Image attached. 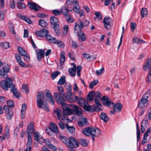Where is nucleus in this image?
Segmentation results:
<instances>
[{"mask_svg": "<svg viewBox=\"0 0 151 151\" xmlns=\"http://www.w3.org/2000/svg\"><path fill=\"white\" fill-rule=\"evenodd\" d=\"M87 122V120L86 119L85 117H83L79 119L78 125L80 127H82L86 124Z\"/></svg>", "mask_w": 151, "mask_h": 151, "instance_id": "nucleus-22", "label": "nucleus"}, {"mask_svg": "<svg viewBox=\"0 0 151 151\" xmlns=\"http://www.w3.org/2000/svg\"><path fill=\"white\" fill-rule=\"evenodd\" d=\"M28 6L30 8L35 11H39L41 9L40 6L35 2H28Z\"/></svg>", "mask_w": 151, "mask_h": 151, "instance_id": "nucleus-12", "label": "nucleus"}, {"mask_svg": "<svg viewBox=\"0 0 151 151\" xmlns=\"http://www.w3.org/2000/svg\"><path fill=\"white\" fill-rule=\"evenodd\" d=\"M65 127L70 132H73L75 131V129L73 126H69L67 124L65 125Z\"/></svg>", "mask_w": 151, "mask_h": 151, "instance_id": "nucleus-45", "label": "nucleus"}, {"mask_svg": "<svg viewBox=\"0 0 151 151\" xmlns=\"http://www.w3.org/2000/svg\"><path fill=\"white\" fill-rule=\"evenodd\" d=\"M79 41L83 42L86 39V35L82 32L77 35Z\"/></svg>", "mask_w": 151, "mask_h": 151, "instance_id": "nucleus-25", "label": "nucleus"}, {"mask_svg": "<svg viewBox=\"0 0 151 151\" xmlns=\"http://www.w3.org/2000/svg\"><path fill=\"white\" fill-rule=\"evenodd\" d=\"M76 67L75 65L74 64L73 68H70L68 69V71L72 76L76 75Z\"/></svg>", "mask_w": 151, "mask_h": 151, "instance_id": "nucleus-30", "label": "nucleus"}, {"mask_svg": "<svg viewBox=\"0 0 151 151\" xmlns=\"http://www.w3.org/2000/svg\"><path fill=\"white\" fill-rule=\"evenodd\" d=\"M71 95H70L68 94V95L66 96V99L69 102L73 103L75 101V100L71 97Z\"/></svg>", "mask_w": 151, "mask_h": 151, "instance_id": "nucleus-47", "label": "nucleus"}, {"mask_svg": "<svg viewBox=\"0 0 151 151\" xmlns=\"http://www.w3.org/2000/svg\"><path fill=\"white\" fill-rule=\"evenodd\" d=\"M46 91H47L45 93V96L47 98L48 100L49 101L50 103L52 105H54V101L53 99V96L51 95V93H50V91L49 90H46Z\"/></svg>", "mask_w": 151, "mask_h": 151, "instance_id": "nucleus-14", "label": "nucleus"}, {"mask_svg": "<svg viewBox=\"0 0 151 151\" xmlns=\"http://www.w3.org/2000/svg\"><path fill=\"white\" fill-rule=\"evenodd\" d=\"M8 27L11 33L14 35H15L16 33L15 32L14 26L12 22H9V23Z\"/></svg>", "mask_w": 151, "mask_h": 151, "instance_id": "nucleus-29", "label": "nucleus"}, {"mask_svg": "<svg viewBox=\"0 0 151 151\" xmlns=\"http://www.w3.org/2000/svg\"><path fill=\"white\" fill-rule=\"evenodd\" d=\"M83 28L81 27L78 21L77 22L75 23V25L74 28V31L75 34L77 35L81 32H82L81 29Z\"/></svg>", "mask_w": 151, "mask_h": 151, "instance_id": "nucleus-16", "label": "nucleus"}, {"mask_svg": "<svg viewBox=\"0 0 151 151\" xmlns=\"http://www.w3.org/2000/svg\"><path fill=\"white\" fill-rule=\"evenodd\" d=\"M72 106H73V113L74 115L81 116H82L83 111L82 109L78 106L74 105H70Z\"/></svg>", "mask_w": 151, "mask_h": 151, "instance_id": "nucleus-11", "label": "nucleus"}, {"mask_svg": "<svg viewBox=\"0 0 151 151\" xmlns=\"http://www.w3.org/2000/svg\"><path fill=\"white\" fill-rule=\"evenodd\" d=\"M45 50L39 49L36 51V55L38 60L39 61H41L42 58H44V54Z\"/></svg>", "mask_w": 151, "mask_h": 151, "instance_id": "nucleus-15", "label": "nucleus"}, {"mask_svg": "<svg viewBox=\"0 0 151 151\" xmlns=\"http://www.w3.org/2000/svg\"><path fill=\"white\" fill-rule=\"evenodd\" d=\"M94 95L96 99L101 98L102 95L100 92L99 91L96 92L94 91Z\"/></svg>", "mask_w": 151, "mask_h": 151, "instance_id": "nucleus-57", "label": "nucleus"}, {"mask_svg": "<svg viewBox=\"0 0 151 151\" xmlns=\"http://www.w3.org/2000/svg\"><path fill=\"white\" fill-rule=\"evenodd\" d=\"M80 143L83 146H87V143L86 140L84 139H80L79 140Z\"/></svg>", "mask_w": 151, "mask_h": 151, "instance_id": "nucleus-56", "label": "nucleus"}, {"mask_svg": "<svg viewBox=\"0 0 151 151\" xmlns=\"http://www.w3.org/2000/svg\"><path fill=\"white\" fill-rule=\"evenodd\" d=\"M54 113L57 116L58 119L60 122L58 123V124L60 128L62 129H64L65 128V125L64 123L61 122L65 119V116L63 114L62 115V111L60 109H57L54 111Z\"/></svg>", "mask_w": 151, "mask_h": 151, "instance_id": "nucleus-4", "label": "nucleus"}, {"mask_svg": "<svg viewBox=\"0 0 151 151\" xmlns=\"http://www.w3.org/2000/svg\"><path fill=\"white\" fill-rule=\"evenodd\" d=\"M78 1H75L73 5V11L77 13H80V10L78 5Z\"/></svg>", "mask_w": 151, "mask_h": 151, "instance_id": "nucleus-23", "label": "nucleus"}, {"mask_svg": "<svg viewBox=\"0 0 151 151\" xmlns=\"http://www.w3.org/2000/svg\"><path fill=\"white\" fill-rule=\"evenodd\" d=\"M70 105H73L70 104L68 105L65 104L64 105H62V108L63 110V114H62V115L64 114L65 116V115H71L72 114L73 111L72 109L70 108V107L73 108V106H72Z\"/></svg>", "mask_w": 151, "mask_h": 151, "instance_id": "nucleus-6", "label": "nucleus"}, {"mask_svg": "<svg viewBox=\"0 0 151 151\" xmlns=\"http://www.w3.org/2000/svg\"><path fill=\"white\" fill-rule=\"evenodd\" d=\"M136 128L137 130V140L138 141L140 137V133L138 123H136Z\"/></svg>", "mask_w": 151, "mask_h": 151, "instance_id": "nucleus-52", "label": "nucleus"}, {"mask_svg": "<svg viewBox=\"0 0 151 151\" xmlns=\"http://www.w3.org/2000/svg\"><path fill=\"white\" fill-rule=\"evenodd\" d=\"M60 65H62L63 64L65 60V53L63 51L61 52L60 55Z\"/></svg>", "mask_w": 151, "mask_h": 151, "instance_id": "nucleus-33", "label": "nucleus"}, {"mask_svg": "<svg viewBox=\"0 0 151 151\" xmlns=\"http://www.w3.org/2000/svg\"><path fill=\"white\" fill-rule=\"evenodd\" d=\"M17 8L20 9H24L26 8L25 5L22 2H18L17 4Z\"/></svg>", "mask_w": 151, "mask_h": 151, "instance_id": "nucleus-41", "label": "nucleus"}, {"mask_svg": "<svg viewBox=\"0 0 151 151\" xmlns=\"http://www.w3.org/2000/svg\"><path fill=\"white\" fill-rule=\"evenodd\" d=\"M78 21L81 27H82V28L84 27H87L89 24V22L86 20H85L83 21H82L79 19Z\"/></svg>", "mask_w": 151, "mask_h": 151, "instance_id": "nucleus-31", "label": "nucleus"}, {"mask_svg": "<svg viewBox=\"0 0 151 151\" xmlns=\"http://www.w3.org/2000/svg\"><path fill=\"white\" fill-rule=\"evenodd\" d=\"M50 21L56 34L57 35H59L60 34V31L58 19L55 17H51Z\"/></svg>", "mask_w": 151, "mask_h": 151, "instance_id": "nucleus-5", "label": "nucleus"}, {"mask_svg": "<svg viewBox=\"0 0 151 151\" xmlns=\"http://www.w3.org/2000/svg\"><path fill=\"white\" fill-rule=\"evenodd\" d=\"M69 8V7L66 6H65L62 7L60 9V11L61 13L62 14L64 15L65 17L69 14L68 13V9Z\"/></svg>", "mask_w": 151, "mask_h": 151, "instance_id": "nucleus-20", "label": "nucleus"}, {"mask_svg": "<svg viewBox=\"0 0 151 151\" xmlns=\"http://www.w3.org/2000/svg\"><path fill=\"white\" fill-rule=\"evenodd\" d=\"M0 85L1 88L5 91L7 90L8 88H11V90L13 95L16 97H18L19 92L17 91L15 85L13 84L12 80L10 78H7L5 81H1Z\"/></svg>", "mask_w": 151, "mask_h": 151, "instance_id": "nucleus-1", "label": "nucleus"}, {"mask_svg": "<svg viewBox=\"0 0 151 151\" xmlns=\"http://www.w3.org/2000/svg\"><path fill=\"white\" fill-rule=\"evenodd\" d=\"M60 74V72L58 71L53 72L51 74V78L54 80L58 75Z\"/></svg>", "mask_w": 151, "mask_h": 151, "instance_id": "nucleus-39", "label": "nucleus"}, {"mask_svg": "<svg viewBox=\"0 0 151 151\" xmlns=\"http://www.w3.org/2000/svg\"><path fill=\"white\" fill-rule=\"evenodd\" d=\"M55 43L57 44L58 47H59L63 48L64 47V43L61 41L57 40Z\"/></svg>", "mask_w": 151, "mask_h": 151, "instance_id": "nucleus-50", "label": "nucleus"}, {"mask_svg": "<svg viewBox=\"0 0 151 151\" xmlns=\"http://www.w3.org/2000/svg\"><path fill=\"white\" fill-rule=\"evenodd\" d=\"M27 135L28 137L27 144V145H28V146H30L29 145L32 144V135L29 134H27Z\"/></svg>", "mask_w": 151, "mask_h": 151, "instance_id": "nucleus-49", "label": "nucleus"}, {"mask_svg": "<svg viewBox=\"0 0 151 151\" xmlns=\"http://www.w3.org/2000/svg\"><path fill=\"white\" fill-rule=\"evenodd\" d=\"M151 68V58L147 59L145 63L143 69L145 71H147Z\"/></svg>", "mask_w": 151, "mask_h": 151, "instance_id": "nucleus-18", "label": "nucleus"}, {"mask_svg": "<svg viewBox=\"0 0 151 151\" xmlns=\"http://www.w3.org/2000/svg\"><path fill=\"white\" fill-rule=\"evenodd\" d=\"M59 138L63 143L67 145L68 140V139L67 138L64 136L62 135L60 136Z\"/></svg>", "mask_w": 151, "mask_h": 151, "instance_id": "nucleus-43", "label": "nucleus"}, {"mask_svg": "<svg viewBox=\"0 0 151 151\" xmlns=\"http://www.w3.org/2000/svg\"><path fill=\"white\" fill-rule=\"evenodd\" d=\"M148 14V12L147 9L142 8L141 12V15L142 18H144Z\"/></svg>", "mask_w": 151, "mask_h": 151, "instance_id": "nucleus-36", "label": "nucleus"}, {"mask_svg": "<svg viewBox=\"0 0 151 151\" xmlns=\"http://www.w3.org/2000/svg\"><path fill=\"white\" fill-rule=\"evenodd\" d=\"M68 26L66 25H65L63 27L64 31L63 32V34H61L62 36L64 37L68 33Z\"/></svg>", "mask_w": 151, "mask_h": 151, "instance_id": "nucleus-40", "label": "nucleus"}, {"mask_svg": "<svg viewBox=\"0 0 151 151\" xmlns=\"http://www.w3.org/2000/svg\"><path fill=\"white\" fill-rule=\"evenodd\" d=\"M95 97L94 91H91L89 92L88 94L87 99L88 100L92 101Z\"/></svg>", "mask_w": 151, "mask_h": 151, "instance_id": "nucleus-34", "label": "nucleus"}, {"mask_svg": "<svg viewBox=\"0 0 151 151\" xmlns=\"http://www.w3.org/2000/svg\"><path fill=\"white\" fill-rule=\"evenodd\" d=\"M0 46L4 49H6L9 47V43L7 42H1L0 43Z\"/></svg>", "mask_w": 151, "mask_h": 151, "instance_id": "nucleus-42", "label": "nucleus"}, {"mask_svg": "<svg viewBox=\"0 0 151 151\" xmlns=\"http://www.w3.org/2000/svg\"><path fill=\"white\" fill-rule=\"evenodd\" d=\"M82 132L83 134L87 136L91 135L98 137L101 135V131L99 129L93 128L90 127L83 129Z\"/></svg>", "mask_w": 151, "mask_h": 151, "instance_id": "nucleus-3", "label": "nucleus"}, {"mask_svg": "<svg viewBox=\"0 0 151 151\" xmlns=\"http://www.w3.org/2000/svg\"><path fill=\"white\" fill-rule=\"evenodd\" d=\"M34 132V125L32 122H31L28 125L27 132V134H31Z\"/></svg>", "mask_w": 151, "mask_h": 151, "instance_id": "nucleus-17", "label": "nucleus"}, {"mask_svg": "<svg viewBox=\"0 0 151 151\" xmlns=\"http://www.w3.org/2000/svg\"><path fill=\"white\" fill-rule=\"evenodd\" d=\"M18 64L22 67H27V66H26L25 64L22 60V59L17 62Z\"/></svg>", "mask_w": 151, "mask_h": 151, "instance_id": "nucleus-63", "label": "nucleus"}, {"mask_svg": "<svg viewBox=\"0 0 151 151\" xmlns=\"http://www.w3.org/2000/svg\"><path fill=\"white\" fill-rule=\"evenodd\" d=\"M122 108V105L120 103L115 104L113 107L114 111L117 112H120Z\"/></svg>", "mask_w": 151, "mask_h": 151, "instance_id": "nucleus-28", "label": "nucleus"}, {"mask_svg": "<svg viewBox=\"0 0 151 151\" xmlns=\"http://www.w3.org/2000/svg\"><path fill=\"white\" fill-rule=\"evenodd\" d=\"M52 13L55 16L59 15L61 14L60 11L56 9L52 10Z\"/></svg>", "mask_w": 151, "mask_h": 151, "instance_id": "nucleus-64", "label": "nucleus"}, {"mask_svg": "<svg viewBox=\"0 0 151 151\" xmlns=\"http://www.w3.org/2000/svg\"><path fill=\"white\" fill-rule=\"evenodd\" d=\"M66 83V78L65 76H61L58 82V84L61 85Z\"/></svg>", "mask_w": 151, "mask_h": 151, "instance_id": "nucleus-32", "label": "nucleus"}, {"mask_svg": "<svg viewBox=\"0 0 151 151\" xmlns=\"http://www.w3.org/2000/svg\"><path fill=\"white\" fill-rule=\"evenodd\" d=\"M99 82L97 80H95L91 82L90 83L89 85V88L92 89L94 86L96 85Z\"/></svg>", "mask_w": 151, "mask_h": 151, "instance_id": "nucleus-44", "label": "nucleus"}, {"mask_svg": "<svg viewBox=\"0 0 151 151\" xmlns=\"http://www.w3.org/2000/svg\"><path fill=\"white\" fill-rule=\"evenodd\" d=\"M21 18L22 19L24 20L27 22L28 24H31V20L30 18L24 16H22L21 17Z\"/></svg>", "mask_w": 151, "mask_h": 151, "instance_id": "nucleus-55", "label": "nucleus"}, {"mask_svg": "<svg viewBox=\"0 0 151 151\" xmlns=\"http://www.w3.org/2000/svg\"><path fill=\"white\" fill-rule=\"evenodd\" d=\"M149 104V101L143 98L138 101V107L140 109H143L146 108Z\"/></svg>", "mask_w": 151, "mask_h": 151, "instance_id": "nucleus-10", "label": "nucleus"}, {"mask_svg": "<svg viewBox=\"0 0 151 151\" xmlns=\"http://www.w3.org/2000/svg\"><path fill=\"white\" fill-rule=\"evenodd\" d=\"M79 143L77 140L72 137H70L68 139L67 145L68 147L70 148H73L78 147Z\"/></svg>", "mask_w": 151, "mask_h": 151, "instance_id": "nucleus-7", "label": "nucleus"}, {"mask_svg": "<svg viewBox=\"0 0 151 151\" xmlns=\"http://www.w3.org/2000/svg\"><path fill=\"white\" fill-rule=\"evenodd\" d=\"M100 117L101 119L103 120L106 122L108 121L109 119V117L104 113H102L101 114L100 116Z\"/></svg>", "mask_w": 151, "mask_h": 151, "instance_id": "nucleus-35", "label": "nucleus"}, {"mask_svg": "<svg viewBox=\"0 0 151 151\" xmlns=\"http://www.w3.org/2000/svg\"><path fill=\"white\" fill-rule=\"evenodd\" d=\"M82 69V67L81 65H78L77 66L76 68L77 72V75L78 77H80L81 76V71Z\"/></svg>", "mask_w": 151, "mask_h": 151, "instance_id": "nucleus-59", "label": "nucleus"}, {"mask_svg": "<svg viewBox=\"0 0 151 151\" xmlns=\"http://www.w3.org/2000/svg\"><path fill=\"white\" fill-rule=\"evenodd\" d=\"M58 89L60 95H63L64 94V91L63 88L62 86H58L57 87Z\"/></svg>", "mask_w": 151, "mask_h": 151, "instance_id": "nucleus-54", "label": "nucleus"}, {"mask_svg": "<svg viewBox=\"0 0 151 151\" xmlns=\"http://www.w3.org/2000/svg\"><path fill=\"white\" fill-rule=\"evenodd\" d=\"M47 40L50 42L52 43H55L57 39L48 34L45 36Z\"/></svg>", "mask_w": 151, "mask_h": 151, "instance_id": "nucleus-26", "label": "nucleus"}, {"mask_svg": "<svg viewBox=\"0 0 151 151\" xmlns=\"http://www.w3.org/2000/svg\"><path fill=\"white\" fill-rule=\"evenodd\" d=\"M37 104L39 108H42L47 111H49L46 100L45 98L44 93L42 91H38L37 94Z\"/></svg>", "mask_w": 151, "mask_h": 151, "instance_id": "nucleus-2", "label": "nucleus"}, {"mask_svg": "<svg viewBox=\"0 0 151 151\" xmlns=\"http://www.w3.org/2000/svg\"><path fill=\"white\" fill-rule=\"evenodd\" d=\"M65 17L68 22L72 23L74 22V19L71 17L70 14Z\"/></svg>", "mask_w": 151, "mask_h": 151, "instance_id": "nucleus-61", "label": "nucleus"}, {"mask_svg": "<svg viewBox=\"0 0 151 151\" xmlns=\"http://www.w3.org/2000/svg\"><path fill=\"white\" fill-rule=\"evenodd\" d=\"M35 139L36 140H37L41 137H42L40 135V133L38 132H36L35 133Z\"/></svg>", "mask_w": 151, "mask_h": 151, "instance_id": "nucleus-62", "label": "nucleus"}, {"mask_svg": "<svg viewBox=\"0 0 151 151\" xmlns=\"http://www.w3.org/2000/svg\"><path fill=\"white\" fill-rule=\"evenodd\" d=\"M22 90L23 92L25 93H27L29 92V89L27 85H22Z\"/></svg>", "mask_w": 151, "mask_h": 151, "instance_id": "nucleus-53", "label": "nucleus"}, {"mask_svg": "<svg viewBox=\"0 0 151 151\" xmlns=\"http://www.w3.org/2000/svg\"><path fill=\"white\" fill-rule=\"evenodd\" d=\"M103 103L106 106H109L111 102L109 99L105 96H103L102 99Z\"/></svg>", "mask_w": 151, "mask_h": 151, "instance_id": "nucleus-24", "label": "nucleus"}, {"mask_svg": "<svg viewBox=\"0 0 151 151\" xmlns=\"http://www.w3.org/2000/svg\"><path fill=\"white\" fill-rule=\"evenodd\" d=\"M83 109L88 111L93 112L95 111L94 109L92 107V106H89L88 104Z\"/></svg>", "mask_w": 151, "mask_h": 151, "instance_id": "nucleus-48", "label": "nucleus"}, {"mask_svg": "<svg viewBox=\"0 0 151 151\" xmlns=\"http://www.w3.org/2000/svg\"><path fill=\"white\" fill-rule=\"evenodd\" d=\"M49 129L53 132L55 133L59 132V130L57 125L53 123H51L50 124L49 127Z\"/></svg>", "mask_w": 151, "mask_h": 151, "instance_id": "nucleus-19", "label": "nucleus"}, {"mask_svg": "<svg viewBox=\"0 0 151 151\" xmlns=\"http://www.w3.org/2000/svg\"><path fill=\"white\" fill-rule=\"evenodd\" d=\"M9 66L7 65L6 66H4L3 68V71L4 72L5 74L8 73L9 71Z\"/></svg>", "mask_w": 151, "mask_h": 151, "instance_id": "nucleus-60", "label": "nucleus"}, {"mask_svg": "<svg viewBox=\"0 0 151 151\" xmlns=\"http://www.w3.org/2000/svg\"><path fill=\"white\" fill-rule=\"evenodd\" d=\"M96 17L99 20H100L102 19V15L101 13L98 12H96L94 13Z\"/></svg>", "mask_w": 151, "mask_h": 151, "instance_id": "nucleus-58", "label": "nucleus"}, {"mask_svg": "<svg viewBox=\"0 0 151 151\" xmlns=\"http://www.w3.org/2000/svg\"><path fill=\"white\" fill-rule=\"evenodd\" d=\"M6 113L7 115V118L8 119H11L13 115V111L12 109H11Z\"/></svg>", "mask_w": 151, "mask_h": 151, "instance_id": "nucleus-46", "label": "nucleus"}, {"mask_svg": "<svg viewBox=\"0 0 151 151\" xmlns=\"http://www.w3.org/2000/svg\"><path fill=\"white\" fill-rule=\"evenodd\" d=\"M49 31L48 30L43 29L39 31H36L35 32L36 35L38 37H45L48 34Z\"/></svg>", "mask_w": 151, "mask_h": 151, "instance_id": "nucleus-13", "label": "nucleus"}, {"mask_svg": "<svg viewBox=\"0 0 151 151\" xmlns=\"http://www.w3.org/2000/svg\"><path fill=\"white\" fill-rule=\"evenodd\" d=\"M112 20L111 18L109 17H105L103 19V22L104 23L105 27L107 29H111L112 26L111 24L112 23Z\"/></svg>", "mask_w": 151, "mask_h": 151, "instance_id": "nucleus-9", "label": "nucleus"}, {"mask_svg": "<svg viewBox=\"0 0 151 151\" xmlns=\"http://www.w3.org/2000/svg\"><path fill=\"white\" fill-rule=\"evenodd\" d=\"M79 100H81V101H78V103L81 107H83V109L88 104L87 101L83 99L82 98L80 97Z\"/></svg>", "mask_w": 151, "mask_h": 151, "instance_id": "nucleus-21", "label": "nucleus"}, {"mask_svg": "<svg viewBox=\"0 0 151 151\" xmlns=\"http://www.w3.org/2000/svg\"><path fill=\"white\" fill-rule=\"evenodd\" d=\"M150 91L149 90L147 92L143 95L142 98L146 100H147L149 97L150 95Z\"/></svg>", "mask_w": 151, "mask_h": 151, "instance_id": "nucleus-51", "label": "nucleus"}, {"mask_svg": "<svg viewBox=\"0 0 151 151\" xmlns=\"http://www.w3.org/2000/svg\"><path fill=\"white\" fill-rule=\"evenodd\" d=\"M57 93L55 92L54 93V97L55 100L57 102L61 105H64L65 103V100L63 97L61 96Z\"/></svg>", "mask_w": 151, "mask_h": 151, "instance_id": "nucleus-8", "label": "nucleus"}, {"mask_svg": "<svg viewBox=\"0 0 151 151\" xmlns=\"http://www.w3.org/2000/svg\"><path fill=\"white\" fill-rule=\"evenodd\" d=\"M39 24L42 27H45L47 25L46 21L43 19H40L39 21Z\"/></svg>", "mask_w": 151, "mask_h": 151, "instance_id": "nucleus-38", "label": "nucleus"}, {"mask_svg": "<svg viewBox=\"0 0 151 151\" xmlns=\"http://www.w3.org/2000/svg\"><path fill=\"white\" fill-rule=\"evenodd\" d=\"M145 42L143 40L137 37L134 38L133 39V43H136L138 44L145 43Z\"/></svg>", "mask_w": 151, "mask_h": 151, "instance_id": "nucleus-37", "label": "nucleus"}, {"mask_svg": "<svg viewBox=\"0 0 151 151\" xmlns=\"http://www.w3.org/2000/svg\"><path fill=\"white\" fill-rule=\"evenodd\" d=\"M84 58L88 60L89 61H91L96 58V57L93 55H90L89 54L84 53L83 54Z\"/></svg>", "mask_w": 151, "mask_h": 151, "instance_id": "nucleus-27", "label": "nucleus"}]
</instances>
